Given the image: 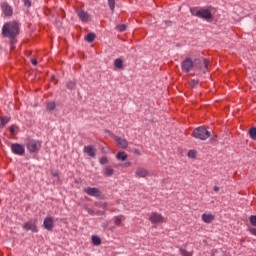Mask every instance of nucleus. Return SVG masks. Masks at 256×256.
Returning a JSON list of instances; mask_svg holds the SVG:
<instances>
[{
    "label": "nucleus",
    "mask_w": 256,
    "mask_h": 256,
    "mask_svg": "<svg viewBox=\"0 0 256 256\" xmlns=\"http://www.w3.org/2000/svg\"><path fill=\"white\" fill-rule=\"evenodd\" d=\"M21 25L17 21L6 22L2 27V37L9 39L10 51H15V44Z\"/></svg>",
    "instance_id": "1"
},
{
    "label": "nucleus",
    "mask_w": 256,
    "mask_h": 256,
    "mask_svg": "<svg viewBox=\"0 0 256 256\" xmlns=\"http://www.w3.org/2000/svg\"><path fill=\"white\" fill-rule=\"evenodd\" d=\"M190 13L194 15V17H199L200 19H204L205 21L213 19V14H211V10L209 9H198L197 7H194L190 9Z\"/></svg>",
    "instance_id": "2"
},
{
    "label": "nucleus",
    "mask_w": 256,
    "mask_h": 256,
    "mask_svg": "<svg viewBox=\"0 0 256 256\" xmlns=\"http://www.w3.org/2000/svg\"><path fill=\"white\" fill-rule=\"evenodd\" d=\"M192 137L200 139V141H207L211 137V132L205 126H200L193 130Z\"/></svg>",
    "instance_id": "3"
},
{
    "label": "nucleus",
    "mask_w": 256,
    "mask_h": 256,
    "mask_svg": "<svg viewBox=\"0 0 256 256\" xmlns=\"http://www.w3.org/2000/svg\"><path fill=\"white\" fill-rule=\"evenodd\" d=\"M84 193H87L90 197H96V199H103V192L99 188L87 187L84 189Z\"/></svg>",
    "instance_id": "4"
},
{
    "label": "nucleus",
    "mask_w": 256,
    "mask_h": 256,
    "mask_svg": "<svg viewBox=\"0 0 256 256\" xmlns=\"http://www.w3.org/2000/svg\"><path fill=\"white\" fill-rule=\"evenodd\" d=\"M210 63H211V61L209 59L201 60L199 58H196L193 61L194 68H196V69H203V65H204L205 69H209Z\"/></svg>",
    "instance_id": "5"
},
{
    "label": "nucleus",
    "mask_w": 256,
    "mask_h": 256,
    "mask_svg": "<svg viewBox=\"0 0 256 256\" xmlns=\"http://www.w3.org/2000/svg\"><path fill=\"white\" fill-rule=\"evenodd\" d=\"M182 71L183 73H189L190 71H193L194 65H193V59L191 58H186L183 62H182Z\"/></svg>",
    "instance_id": "6"
},
{
    "label": "nucleus",
    "mask_w": 256,
    "mask_h": 256,
    "mask_svg": "<svg viewBox=\"0 0 256 256\" xmlns=\"http://www.w3.org/2000/svg\"><path fill=\"white\" fill-rule=\"evenodd\" d=\"M10 148L14 155H25V147L19 143L11 144Z\"/></svg>",
    "instance_id": "7"
},
{
    "label": "nucleus",
    "mask_w": 256,
    "mask_h": 256,
    "mask_svg": "<svg viewBox=\"0 0 256 256\" xmlns=\"http://www.w3.org/2000/svg\"><path fill=\"white\" fill-rule=\"evenodd\" d=\"M149 221L152 222L153 224L165 223V217H163V215H161L157 212H152L149 216Z\"/></svg>",
    "instance_id": "8"
},
{
    "label": "nucleus",
    "mask_w": 256,
    "mask_h": 256,
    "mask_svg": "<svg viewBox=\"0 0 256 256\" xmlns=\"http://www.w3.org/2000/svg\"><path fill=\"white\" fill-rule=\"evenodd\" d=\"M112 138L114 141H116L118 147L121 149H127L129 147V142H127V139L115 135H112Z\"/></svg>",
    "instance_id": "9"
},
{
    "label": "nucleus",
    "mask_w": 256,
    "mask_h": 256,
    "mask_svg": "<svg viewBox=\"0 0 256 256\" xmlns=\"http://www.w3.org/2000/svg\"><path fill=\"white\" fill-rule=\"evenodd\" d=\"M22 227H23V229H25V231H32V233H39L37 224L31 220L24 223Z\"/></svg>",
    "instance_id": "10"
},
{
    "label": "nucleus",
    "mask_w": 256,
    "mask_h": 256,
    "mask_svg": "<svg viewBox=\"0 0 256 256\" xmlns=\"http://www.w3.org/2000/svg\"><path fill=\"white\" fill-rule=\"evenodd\" d=\"M1 7L5 17L13 16V8L7 2L2 3Z\"/></svg>",
    "instance_id": "11"
},
{
    "label": "nucleus",
    "mask_w": 256,
    "mask_h": 256,
    "mask_svg": "<svg viewBox=\"0 0 256 256\" xmlns=\"http://www.w3.org/2000/svg\"><path fill=\"white\" fill-rule=\"evenodd\" d=\"M43 225L47 231H53V227H55V221L53 220V217L45 218Z\"/></svg>",
    "instance_id": "12"
},
{
    "label": "nucleus",
    "mask_w": 256,
    "mask_h": 256,
    "mask_svg": "<svg viewBox=\"0 0 256 256\" xmlns=\"http://www.w3.org/2000/svg\"><path fill=\"white\" fill-rule=\"evenodd\" d=\"M27 149L30 153H37V151H39L37 142L35 140H29L27 143Z\"/></svg>",
    "instance_id": "13"
},
{
    "label": "nucleus",
    "mask_w": 256,
    "mask_h": 256,
    "mask_svg": "<svg viewBox=\"0 0 256 256\" xmlns=\"http://www.w3.org/2000/svg\"><path fill=\"white\" fill-rule=\"evenodd\" d=\"M135 175L140 178L149 177V170L139 167L136 169Z\"/></svg>",
    "instance_id": "14"
},
{
    "label": "nucleus",
    "mask_w": 256,
    "mask_h": 256,
    "mask_svg": "<svg viewBox=\"0 0 256 256\" xmlns=\"http://www.w3.org/2000/svg\"><path fill=\"white\" fill-rule=\"evenodd\" d=\"M84 153L89 155V157H93L94 158L97 155V150L93 146L88 145V146L84 147Z\"/></svg>",
    "instance_id": "15"
},
{
    "label": "nucleus",
    "mask_w": 256,
    "mask_h": 256,
    "mask_svg": "<svg viewBox=\"0 0 256 256\" xmlns=\"http://www.w3.org/2000/svg\"><path fill=\"white\" fill-rule=\"evenodd\" d=\"M77 14L79 19L83 21L84 23H87L89 21V13L85 12L84 10H77Z\"/></svg>",
    "instance_id": "16"
},
{
    "label": "nucleus",
    "mask_w": 256,
    "mask_h": 256,
    "mask_svg": "<svg viewBox=\"0 0 256 256\" xmlns=\"http://www.w3.org/2000/svg\"><path fill=\"white\" fill-rule=\"evenodd\" d=\"M202 221L204 223H211L212 221H215V215L213 214H202Z\"/></svg>",
    "instance_id": "17"
},
{
    "label": "nucleus",
    "mask_w": 256,
    "mask_h": 256,
    "mask_svg": "<svg viewBox=\"0 0 256 256\" xmlns=\"http://www.w3.org/2000/svg\"><path fill=\"white\" fill-rule=\"evenodd\" d=\"M189 87H191L192 89H197V87H199V80H195V79H190L188 81Z\"/></svg>",
    "instance_id": "18"
},
{
    "label": "nucleus",
    "mask_w": 256,
    "mask_h": 256,
    "mask_svg": "<svg viewBox=\"0 0 256 256\" xmlns=\"http://www.w3.org/2000/svg\"><path fill=\"white\" fill-rule=\"evenodd\" d=\"M118 161H127V153L125 152H118L117 155H116Z\"/></svg>",
    "instance_id": "19"
},
{
    "label": "nucleus",
    "mask_w": 256,
    "mask_h": 256,
    "mask_svg": "<svg viewBox=\"0 0 256 256\" xmlns=\"http://www.w3.org/2000/svg\"><path fill=\"white\" fill-rule=\"evenodd\" d=\"M114 173H115V170H113V168H111V166H107L105 168L104 175L106 177H111L112 175H114Z\"/></svg>",
    "instance_id": "20"
},
{
    "label": "nucleus",
    "mask_w": 256,
    "mask_h": 256,
    "mask_svg": "<svg viewBox=\"0 0 256 256\" xmlns=\"http://www.w3.org/2000/svg\"><path fill=\"white\" fill-rule=\"evenodd\" d=\"M95 33H88L85 37V41H87V43H93V41H95Z\"/></svg>",
    "instance_id": "21"
},
{
    "label": "nucleus",
    "mask_w": 256,
    "mask_h": 256,
    "mask_svg": "<svg viewBox=\"0 0 256 256\" xmlns=\"http://www.w3.org/2000/svg\"><path fill=\"white\" fill-rule=\"evenodd\" d=\"M92 243L95 246L101 245V238L97 235L92 236Z\"/></svg>",
    "instance_id": "22"
},
{
    "label": "nucleus",
    "mask_w": 256,
    "mask_h": 256,
    "mask_svg": "<svg viewBox=\"0 0 256 256\" xmlns=\"http://www.w3.org/2000/svg\"><path fill=\"white\" fill-rule=\"evenodd\" d=\"M114 65L117 69H123V60L121 58H117Z\"/></svg>",
    "instance_id": "23"
},
{
    "label": "nucleus",
    "mask_w": 256,
    "mask_h": 256,
    "mask_svg": "<svg viewBox=\"0 0 256 256\" xmlns=\"http://www.w3.org/2000/svg\"><path fill=\"white\" fill-rule=\"evenodd\" d=\"M0 121H1L0 128L1 127L3 128V127H5V125L8 124L9 121H11V118H9V117H1Z\"/></svg>",
    "instance_id": "24"
},
{
    "label": "nucleus",
    "mask_w": 256,
    "mask_h": 256,
    "mask_svg": "<svg viewBox=\"0 0 256 256\" xmlns=\"http://www.w3.org/2000/svg\"><path fill=\"white\" fill-rule=\"evenodd\" d=\"M249 135H250L251 139H253V141H256V128L255 127H251L249 129Z\"/></svg>",
    "instance_id": "25"
},
{
    "label": "nucleus",
    "mask_w": 256,
    "mask_h": 256,
    "mask_svg": "<svg viewBox=\"0 0 256 256\" xmlns=\"http://www.w3.org/2000/svg\"><path fill=\"white\" fill-rule=\"evenodd\" d=\"M56 104L55 102H48L46 104L47 111H55Z\"/></svg>",
    "instance_id": "26"
},
{
    "label": "nucleus",
    "mask_w": 256,
    "mask_h": 256,
    "mask_svg": "<svg viewBox=\"0 0 256 256\" xmlns=\"http://www.w3.org/2000/svg\"><path fill=\"white\" fill-rule=\"evenodd\" d=\"M66 87H67V89L73 90V89H75V87H77V84L74 81H69L66 84Z\"/></svg>",
    "instance_id": "27"
},
{
    "label": "nucleus",
    "mask_w": 256,
    "mask_h": 256,
    "mask_svg": "<svg viewBox=\"0 0 256 256\" xmlns=\"http://www.w3.org/2000/svg\"><path fill=\"white\" fill-rule=\"evenodd\" d=\"M188 157H189L190 159H195V158L197 157V151H195V150H189V152H188Z\"/></svg>",
    "instance_id": "28"
},
{
    "label": "nucleus",
    "mask_w": 256,
    "mask_h": 256,
    "mask_svg": "<svg viewBox=\"0 0 256 256\" xmlns=\"http://www.w3.org/2000/svg\"><path fill=\"white\" fill-rule=\"evenodd\" d=\"M179 251L182 256H193V254H191V252H188L187 250H185L183 248H180Z\"/></svg>",
    "instance_id": "29"
},
{
    "label": "nucleus",
    "mask_w": 256,
    "mask_h": 256,
    "mask_svg": "<svg viewBox=\"0 0 256 256\" xmlns=\"http://www.w3.org/2000/svg\"><path fill=\"white\" fill-rule=\"evenodd\" d=\"M108 5H109L110 10L113 13V11H115V0H108Z\"/></svg>",
    "instance_id": "30"
},
{
    "label": "nucleus",
    "mask_w": 256,
    "mask_h": 256,
    "mask_svg": "<svg viewBox=\"0 0 256 256\" xmlns=\"http://www.w3.org/2000/svg\"><path fill=\"white\" fill-rule=\"evenodd\" d=\"M249 221L253 227H256V215H251Z\"/></svg>",
    "instance_id": "31"
},
{
    "label": "nucleus",
    "mask_w": 256,
    "mask_h": 256,
    "mask_svg": "<svg viewBox=\"0 0 256 256\" xmlns=\"http://www.w3.org/2000/svg\"><path fill=\"white\" fill-rule=\"evenodd\" d=\"M122 219H123V216H116V217L114 218V223H115V225H117V226L121 225Z\"/></svg>",
    "instance_id": "32"
},
{
    "label": "nucleus",
    "mask_w": 256,
    "mask_h": 256,
    "mask_svg": "<svg viewBox=\"0 0 256 256\" xmlns=\"http://www.w3.org/2000/svg\"><path fill=\"white\" fill-rule=\"evenodd\" d=\"M109 163V159L106 156L100 158V165H107Z\"/></svg>",
    "instance_id": "33"
},
{
    "label": "nucleus",
    "mask_w": 256,
    "mask_h": 256,
    "mask_svg": "<svg viewBox=\"0 0 256 256\" xmlns=\"http://www.w3.org/2000/svg\"><path fill=\"white\" fill-rule=\"evenodd\" d=\"M118 31H120V33H123V31H127V25H125V24L119 25Z\"/></svg>",
    "instance_id": "34"
},
{
    "label": "nucleus",
    "mask_w": 256,
    "mask_h": 256,
    "mask_svg": "<svg viewBox=\"0 0 256 256\" xmlns=\"http://www.w3.org/2000/svg\"><path fill=\"white\" fill-rule=\"evenodd\" d=\"M85 210L87 211V213L89 215H96V213L93 211V209L89 208V207H85Z\"/></svg>",
    "instance_id": "35"
},
{
    "label": "nucleus",
    "mask_w": 256,
    "mask_h": 256,
    "mask_svg": "<svg viewBox=\"0 0 256 256\" xmlns=\"http://www.w3.org/2000/svg\"><path fill=\"white\" fill-rule=\"evenodd\" d=\"M9 131H10V135H12V137H15V125L11 126Z\"/></svg>",
    "instance_id": "36"
},
{
    "label": "nucleus",
    "mask_w": 256,
    "mask_h": 256,
    "mask_svg": "<svg viewBox=\"0 0 256 256\" xmlns=\"http://www.w3.org/2000/svg\"><path fill=\"white\" fill-rule=\"evenodd\" d=\"M249 232L256 237V228H249Z\"/></svg>",
    "instance_id": "37"
},
{
    "label": "nucleus",
    "mask_w": 256,
    "mask_h": 256,
    "mask_svg": "<svg viewBox=\"0 0 256 256\" xmlns=\"http://www.w3.org/2000/svg\"><path fill=\"white\" fill-rule=\"evenodd\" d=\"M24 5H25V7H31V1L24 0Z\"/></svg>",
    "instance_id": "38"
},
{
    "label": "nucleus",
    "mask_w": 256,
    "mask_h": 256,
    "mask_svg": "<svg viewBox=\"0 0 256 256\" xmlns=\"http://www.w3.org/2000/svg\"><path fill=\"white\" fill-rule=\"evenodd\" d=\"M31 63H32V65H34V66H36L37 65V59H35V58H33L32 60H31Z\"/></svg>",
    "instance_id": "39"
},
{
    "label": "nucleus",
    "mask_w": 256,
    "mask_h": 256,
    "mask_svg": "<svg viewBox=\"0 0 256 256\" xmlns=\"http://www.w3.org/2000/svg\"><path fill=\"white\" fill-rule=\"evenodd\" d=\"M219 186H214V191H215V193H219Z\"/></svg>",
    "instance_id": "40"
},
{
    "label": "nucleus",
    "mask_w": 256,
    "mask_h": 256,
    "mask_svg": "<svg viewBox=\"0 0 256 256\" xmlns=\"http://www.w3.org/2000/svg\"><path fill=\"white\" fill-rule=\"evenodd\" d=\"M96 215H105V211H102V212L101 211H97Z\"/></svg>",
    "instance_id": "41"
},
{
    "label": "nucleus",
    "mask_w": 256,
    "mask_h": 256,
    "mask_svg": "<svg viewBox=\"0 0 256 256\" xmlns=\"http://www.w3.org/2000/svg\"><path fill=\"white\" fill-rule=\"evenodd\" d=\"M124 167H131V162L124 163Z\"/></svg>",
    "instance_id": "42"
},
{
    "label": "nucleus",
    "mask_w": 256,
    "mask_h": 256,
    "mask_svg": "<svg viewBox=\"0 0 256 256\" xmlns=\"http://www.w3.org/2000/svg\"><path fill=\"white\" fill-rule=\"evenodd\" d=\"M52 177H57L59 179V174L57 172L52 173Z\"/></svg>",
    "instance_id": "43"
},
{
    "label": "nucleus",
    "mask_w": 256,
    "mask_h": 256,
    "mask_svg": "<svg viewBox=\"0 0 256 256\" xmlns=\"http://www.w3.org/2000/svg\"><path fill=\"white\" fill-rule=\"evenodd\" d=\"M100 207H102L103 209H105L107 207V204L106 203H103L100 205Z\"/></svg>",
    "instance_id": "44"
},
{
    "label": "nucleus",
    "mask_w": 256,
    "mask_h": 256,
    "mask_svg": "<svg viewBox=\"0 0 256 256\" xmlns=\"http://www.w3.org/2000/svg\"><path fill=\"white\" fill-rule=\"evenodd\" d=\"M135 153H136L137 155H141V152H140L138 149L135 150Z\"/></svg>",
    "instance_id": "45"
},
{
    "label": "nucleus",
    "mask_w": 256,
    "mask_h": 256,
    "mask_svg": "<svg viewBox=\"0 0 256 256\" xmlns=\"http://www.w3.org/2000/svg\"><path fill=\"white\" fill-rule=\"evenodd\" d=\"M94 1H99V0H94Z\"/></svg>",
    "instance_id": "46"
}]
</instances>
